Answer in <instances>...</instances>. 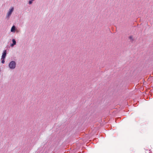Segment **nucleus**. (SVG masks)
Wrapping results in <instances>:
<instances>
[{
    "mask_svg": "<svg viewBox=\"0 0 153 153\" xmlns=\"http://www.w3.org/2000/svg\"><path fill=\"white\" fill-rule=\"evenodd\" d=\"M13 43L11 44L10 46L11 47H13L14 45L16 44V41L14 39H13L12 40Z\"/></svg>",
    "mask_w": 153,
    "mask_h": 153,
    "instance_id": "20e7f679",
    "label": "nucleus"
},
{
    "mask_svg": "<svg viewBox=\"0 0 153 153\" xmlns=\"http://www.w3.org/2000/svg\"><path fill=\"white\" fill-rule=\"evenodd\" d=\"M15 27L14 26H13L11 28V32H14L15 31Z\"/></svg>",
    "mask_w": 153,
    "mask_h": 153,
    "instance_id": "39448f33",
    "label": "nucleus"
},
{
    "mask_svg": "<svg viewBox=\"0 0 153 153\" xmlns=\"http://www.w3.org/2000/svg\"><path fill=\"white\" fill-rule=\"evenodd\" d=\"M16 63L14 61H11L9 64V67L11 69L15 68L16 67Z\"/></svg>",
    "mask_w": 153,
    "mask_h": 153,
    "instance_id": "f257e3e1",
    "label": "nucleus"
},
{
    "mask_svg": "<svg viewBox=\"0 0 153 153\" xmlns=\"http://www.w3.org/2000/svg\"><path fill=\"white\" fill-rule=\"evenodd\" d=\"M6 55V51H4L1 56V59H5Z\"/></svg>",
    "mask_w": 153,
    "mask_h": 153,
    "instance_id": "7ed1b4c3",
    "label": "nucleus"
},
{
    "mask_svg": "<svg viewBox=\"0 0 153 153\" xmlns=\"http://www.w3.org/2000/svg\"><path fill=\"white\" fill-rule=\"evenodd\" d=\"M14 10V8L13 7H12L11 9H10L9 10V11L8 12L6 17L8 18L9 16H10L12 14V13L13 11Z\"/></svg>",
    "mask_w": 153,
    "mask_h": 153,
    "instance_id": "f03ea898",
    "label": "nucleus"
},
{
    "mask_svg": "<svg viewBox=\"0 0 153 153\" xmlns=\"http://www.w3.org/2000/svg\"><path fill=\"white\" fill-rule=\"evenodd\" d=\"M4 59H1L2 63H4V62H5V61L4 60Z\"/></svg>",
    "mask_w": 153,
    "mask_h": 153,
    "instance_id": "423d86ee",
    "label": "nucleus"
},
{
    "mask_svg": "<svg viewBox=\"0 0 153 153\" xmlns=\"http://www.w3.org/2000/svg\"><path fill=\"white\" fill-rule=\"evenodd\" d=\"M149 151H150V152H149L150 153H153V149H151V150H149Z\"/></svg>",
    "mask_w": 153,
    "mask_h": 153,
    "instance_id": "1a4fd4ad",
    "label": "nucleus"
},
{
    "mask_svg": "<svg viewBox=\"0 0 153 153\" xmlns=\"http://www.w3.org/2000/svg\"><path fill=\"white\" fill-rule=\"evenodd\" d=\"M129 39H130L131 40H133V38H132V37L131 36H130L129 37Z\"/></svg>",
    "mask_w": 153,
    "mask_h": 153,
    "instance_id": "6e6552de",
    "label": "nucleus"
},
{
    "mask_svg": "<svg viewBox=\"0 0 153 153\" xmlns=\"http://www.w3.org/2000/svg\"><path fill=\"white\" fill-rule=\"evenodd\" d=\"M33 1V0H32L29 1V4H31L32 3Z\"/></svg>",
    "mask_w": 153,
    "mask_h": 153,
    "instance_id": "0eeeda50",
    "label": "nucleus"
}]
</instances>
